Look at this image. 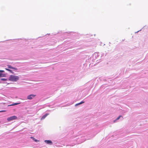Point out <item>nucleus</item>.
<instances>
[{
	"label": "nucleus",
	"instance_id": "11",
	"mask_svg": "<svg viewBox=\"0 0 148 148\" xmlns=\"http://www.w3.org/2000/svg\"><path fill=\"white\" fill-rule=\"evenodd\" d=\"M1 80L4 81H5L6 80V79L5 78H1Z\"/></svg>",
	"mask_w": 148,
	"mask_h": 148
},
{
	"label": "nucleus",
	"instance_id": "15",
	"mask_svg": "<svg viewBox=\"0 0 148 148\" xmlns=\"http://www.w3.org/2000/svg\"><path fill=\"white\" fill-rule=\"evenodd\" d=\"M6 112V110H5L0 111V112Z\"/></svg>",
	"mask_w": 148,
	"mask_h": 148
},
{
	"label": "nucleus",
	"instance_id": "3",
	"mask_svg": "<svg viewBox=\"0 0 148 148\" xmlns=\"http://www.w3.org/2000/svg\"><path fill=\"white\" fill-rule=\"evenodd\" d=\"M36 95L34 94H31L27 96V99H28L31 100L36 96Z\"/></svg>",
	"mask_w": 148,
	"mask_h": 148
},
{
	"label": "nucleus",
	"instance_id": "16",
	"mask_svg": "<svg viewBox=\"0 0 148 148\" xmlns=\"http://www.w3.org/2000/svg\"><path fill=\"white\" fill-rule=\"evenodd\" d=\"M4 71H3V70H0V72L3 73V72H4Z\"/></svg>",
	"mask_w": 148,
	"mask_h": 148
},
{
	"label": "nucleus",
	"instance_id": "12",
	"mask_svg": "<svg viewBox=\"0 0 148 148\" xmlns=\"http://www.w3.org/2000/svg\"><path fill=\"white\" fill-rule=\"evenodd\" d=\"M12 69H13L15 70H17V68H15V67H12Z\"/></svg>",
	"mask_w": 148,
	"mask_h": 148
},
{
	"label": "nucleus",
	"instance_id": "1",
	"mask_svg": "<svg viewBox=\"0 0 148 148\" xmlns=\"http://www.w3.org/2000/svg\"><path fill=\"white\" fill-rule=\"evenodd\" d=\"M19 79V76L13 75H10L8 79L9 81L15 82L18 81Z\"/></svg>",
	"mask_w": 148,
	"mask_h": 148
},
{
	"label": "nucleus",
	"instance_id": "10",
	"mask_svg": "<svg viewBox=\"0 0 148 148\" xmlns=\"http://www.w3.org/2000/svg\"><path fill=\"white\" fill-rule=\"evenodd\" d=\"M84 103V101H82L80 103H79L76 104V105H79V104H81Z\"/></svg>",
	"mask_w": 148,
	"mask_h": 148
},
{
	"label": "nucleus",
	"instance_id": "7",
	"mask_svg": "<svg viewBox=\"0 0 148 148\" xmlns=\"http://www.w3.org/2000/svg\"><path fill=\"white\" fill-rule=\"evenodd\" d=\"M31 138H32L33 140H34L35 142H37L38 141L36 139L34 138L33 137H31Z\"/></svg>",
	"mask_w": 148,
	"mask_h": 148
},
{
	"label": "nucleus",
	"instance_id": "5",
	"mask_svg": "<svg viewBox=\"0 0 148 148\" xmlns=\"http://www.w3.org/2000/svg\"><path fill=\"white\" fill-rule=\"evenodd\" d=\"M5 69L6 70H7V71H8L10 72L12 74L14 73V72L12 71V70H11L10 69H7V68H5Z\"/></svg>",
	"mask_w": 148,
	"mask_h": 148
},
{
	"label": "nucleus",
	"instance_id": "2",
	"mask_svg": "<svg viewBox=\"0 0 148 148\" xmlns=\"http://www.w3.org/2000/svg\"><path fill=\"white\" fill-rule=\"evenodd\" d=\"M17 117L15 116H13L8 117L7 118V120L9 121L16 120L17 119Z\"/></svg>",
	"mask_w": 148,
	"mask_h": 148
},
{
	"label": "nucleus",
	"instance_id": "4",
	"mask_svg": "<svg viewBox=\"0 0 148 148\" xmlns=\"http://www.w3.org/2000/svg\"><path fill=\"white\" fill-rule=\"evenodd\" d=\"M45 142L47 144L51 145L52 144V143L51 141L50 140H45Z\"/></svg>",
	"mask_w": 148,
	"mask_h": 148
},
{
	"label": "nucleus",
	"instance_id": "9",
	"mask_svg": "<svg viewBox=\"0 0 148 148\" xmlns=\"http://www.w3.org/2000/svg\"><path fill=\"white\" fill-rule=\"evenodd\" d=\"M121 117H122V116H119L118 118H116L115 120L114 121V122H115V121L119 120Z\"/></svg>",
	"mask_w": 148,
	"mask_h": 148
},
{
	"label": "nucleus",
	"instance_id": "13",
	"mask_svg": "<svg viewBox=\"0 0 148 148\" xmlns=\"http://www.w3.org/2000/svg\"><path fill=\"white\" fill-rule=\"evenodd\" d=\"M20 103H14V106L17 105H18V104H19Z\"/></svg>",
	"mask_w": 148,
	"mask_h": 148
},
{
	"label": "nucleus",
	"instance_id": "17",
	"mask_svg": "<svg viewBox=\"0 0 148 148\" xmlns=\"http://www.w3.org/2000/svg\"><path fill=\"white\" fill-rule=\"evenodd\" d=\"M2 74L0 73V77H2Z\"/></svg>",
	"mask_w": 148,
	"mask_h": 148
},
{
	"label": "nucleus",
	"instance_id": "6",
	"mask_svg": "<svg viewBox=\"0 0 148 148\" xmlns=\"http://www.w3.org/2000/svg\"><path fill=\"white\" fill-rule=\"evenodd\" d=\"M48 115V114H46L45 115H44V116H43L41 118V119H44Z\"/></svg>",
	"mask_w": 148,
	"mask_h": 148
},
{
	"label": "nucleus",
	"instance_id": "8",
	"mask_svg": "<svg viewBox=\"0 0 148 148\" xmlns=\"http://www.w3.org/2000/svg\"><path fill=\"white\" fill-rule=\"evenodd\" d=\"M9 69H12V66H11V65H7Z\"/></svg>",
	"mask_w": 148,
	"mask_h": 148
},
{
	"label": "nucleus",
	"instance_id": "14",
	"mask_svg": "<svg viewBox=\"0 0 148 148\" xmlns=\"http://www.w3.org/2000/svg\"><path fill=\"white\" fill-rule=\"evenodd\" d=\"M14 106V103L12 104H11V105H9L8 106Z\"/></svg>",
	"mask_w": 148,
	"mask_h": 148
}]
</instances>
